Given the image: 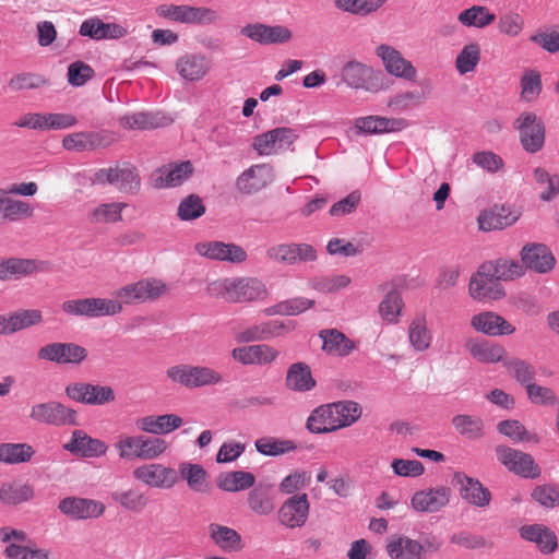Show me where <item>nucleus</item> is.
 I'll use <instances>...</instances> for the list:
<instances>
[{
  "instance_id": "obj_1",
  "label": "nucleus",
  "mask_w": 559,
  "mask_h": 559,
  "mask_svg": "<svg viewBox=\"0 0 559 559\" xmlns=\"http://www.w3.org/2000/svg\"><path fill=\"white\" fill-rule=\"evenodd\" d=\"M362 414L361 406L354 401H340L317 407L308 417L307 428L313 433H326L349 427Z\"/></svg>"
},
{
  "instance_id": "obj_2",
  "label": "nucleus",
  "mask_w": 559,
  "mask_h": 559,
  "mask_svg": "<svg viewBox=\"0 0 559 559\" xmlns=\"http://www.w3.org/2000/svg\"><path fill=\"white\" fill-rule=\"evenodd\" d=\"M167 379L186 389L217 385L223 382L221 372L212 367L190 364L173 365L166 370Z\"/></svg>"
},
{
  "instance_id": "obj_3",
  "label": "nucleus",
  "mask_w": 559,
  "mask_h": 559,
  "mask_svg": "<svg viewBox=\"0 0 559 559\" xmlns=\"http://www.w3.org/2000/svg\"><path fill=\"white\" fill-rule=\"evenodd\" d=\"M93 182L112 186L126 194H136L141 189V176L138 168L130 162H117L109 167L98 169L94 174Z\"/></svg>"
},
{
  "instance_id": "obj_4",
  "label": "nucleus",
  "mask_w": 559,
  "mask_h": 559,
  "mask_svg": "<svg viewBox=\"0 0 559 559\" xmlns=\"http://www.w3.org/2000/svg\"><path fill=\"white\" fill-rule=\"evenodd\" d=\"M158 17L188 25H210L218 21V13L209 7L163 3L156 7Z\"/></svg>"
},
{
  "instance_id": "obj_5",
  "label": "nucleus",
  "mask_w": 559,
  "mask_h": 559,
  "mask_svg": "<svg viewBox=\"0 0 559 559\" xmlns=\"http://www.w3.org/2000/svg\"><path fill=\"white\" fill-rule=\"evenodd\" d=\"M341 78L350 87L372 93L388 88L386 79L380 71L357 60H350L342 67Z\"/></svg>"
},
{
  "instance_id": "obj_6",
  "label": "nucleus",
  "mask_w": 559,
  "mask_h": 559,
  "mask_svg": "<svg viewBox=\"0 0 559 559\" xmlns=\"http://www.w3.org/2000/svg\"><path fill=\"white\" fill-rule=\"evenodd\" d=\"M61 309L69 316L88 318L116 316L123 310L117 298L96 297L67 300L61 305Z\"/></svg>"
},
{
  "instance_id": "obj_7",
  "label": "nucleus",
  "mask_w": 559,
  "mask_h": 559,
  "mask_svg": "<svg viewBox=\"0 0 559 559\" xmlns=\"http://www.w3.org/2000/svg\"><path fill=\"white\" fill-rule=\"evenodd\" d=\"M132 477L140 484L154 489L169 490L179 483L178 471L162 463H145L132 471Z\"/></svg>"
},
{
  "instance_id": "obj_8",
  "label": "nucleus",
  "mask_w": 559,
  "mask_h": 559,
  "mask_svg": "<svg viewBox=\"0 0 559 559\" xmlns=\"http://www.w3.org/2000/svg\"><path fill=\"white\" fill-rule=\"evenodd\" d=\"M440 549V544L427 540L425 544L405 535L392 536L386 544V552L391 559H426L428 551Z\"/></svg>"
},
{
  "instance_id": "obj_9",
  "label": "nucleus",
  "mask_w": 559,
  "mask_h": 559,
  "mask_svg": "<svg viewBox=\"0 0 559 559\" xmlns=\"http://www.w3.org/2000/svg\"><path fill=\"white\" fill-rule=\"evenodd\" d=\"M240 34L262 46L287 44L293 38V32L285 25H269L264 23H248L241 27Z\"/></svg>"
},
{
  "instance_id": "obj_10",
  "label": "nucleus",
  "mask_w": 559,
  "mask_h": 559,
  "mask_svg": "<svg viewBox=\"0 0 559 559\" xmlns=\"http://www.w3.org/2000/svg\"><path fill=\"white\" fill-rule=\"evenodd\" d=\"M310 514V502L307 493H296L285 500L277 511L281 525L286 528H301Z\"/></svg>"
},
{
  "instance_id": "obj_11",
  "label": "nucleus",
  "mask_w": 559,
  "mask_h": 559,
  "mask_svg": "<svg viewBox=\"0 0 559 559\" xmlns=\"http://www.w3.org/2000/svg\"><path fill=\"white\" fill-rule=\"evenodd\" d=\"M496 454L500 463L518 475L525 478H537L540 475V468L531 454L504 445L497 447Z\"/></svg>"
},
{
  "instance_id": "obj_12",
  "label": "nucleus",
  "mask_w": 559,
  "mask_h": 559,
  "mask_svg": "<svg viewBox=\"0 0 559 559\" xmlns=\"http://www.w3.org/2000/svg\"><path fill=\"white\" fill-rule=\"evenodd\" d=\"M29 416L35 421L53 426H73L78 424L76 412L56 401L34 405Z\"/></svg>"
},
{
  "instance_id": "obj_13",
  "label": "nucleus",
  "mask_w": 559,
  "mask_h": 559,
  "mask_svg": "<svg viewBox=\"0 0 559 559\" xmlns=\"http://www.w3.org/2000/svg\"><path fill=\"white\" fill-rule=\"evenodd\" d=\"M37 356L41 360L59 365H80L87 357V350L75 343H50L39 348Z\"/></svg>"
},
{
  "instance_id": "obj_14",
  "label": "nucleus",
  "mask_w": 559,
  "mask_h": 559,
  "mask_svg": "<svg viewBox=\"0 0 559 559\" xmlns=\"http://www.w3.org/2000/svg\"><path fill=\"white\" fill-rule=\"evenodd\" d=\"M76 121V117L71 114L31 112L21 117L14 124L20 128L45 131L70 128L74 126Z\"/></svg>"
},
{
  "instance_id": "obj_15",
  "label": "nucleus",
  "mask_w": 559,
  "mask_h": 559,
  "mask_svg": "<svg viewBox=\"0 0 559 559\" xmlns=\"http://www.w3.org/2000/svg\"><path fill=\"white\" fill-rule=\"evenodd\" d=\"M173 121L174 118L163 110H135L121 116L119 124L126 130L142 131L166 127Z\"/></svg>"
},
{
  "instance_id": "obj_16",
  "label": "nucleus",
  "mask_w": 559,
  "mask_h": 559,
  "mask_svg": "<svg viewBox=\"0 0 559 559\" xmlns=\"http://www.w3.org/2000/svg\"><path fill=\"white\" fill-rule=\"evenodd\" d=\"M376 55L381 59L389 74L408 81H413L416 78L417 71L415 67L394 47L386 44L379 45L376 48Z\"/></svg>"
},
{
  "instance_id": "obj_17",
  "label": "nucleus",
  "mask_w": 559,
  "mask_h": 559,
  "mask_svg": "<svg viewBox=\"0 0 559 559\" xmlns=\"http://www.w3.org/2000/svg\"><path fill=\"white\" fill-rule=\"evenodd\" d=\"M296 135L288 128H276L253 139V148L259 155H272L287 151Z\"/></svg>"
},
{
  "instance_id": "obj_18",
  "label": "nucleus",
  "mask_w": 559,
  "mask_h": 559,
  "mask_svg": "<svg viewBox=\"0 0 559 559\" xmlns=\"http://www.w3.org/2000/svg\"><path fill=\"white\" fill-rule=\"evenodd\" d=\"M521 143L526 152H538L545 142V127L532 112L522 114L516 120Z\"/></svg>"
},
{
  "instance_id": "obj_19",
  "label": "nucleus",
  "mask_w": 559,
  "mask_h": 559,
  "mask_svg": "<svg viewBox=\"0 0 559 559\" xmlns=\"http://www.w3.org/2000/svg\"><path fill=\"white\" fill-rule=\"evenodd\" d=\"M58 509L73 520H88L102 516L106 507L103 502L94 499L67 497L60 500Z\"/></svg>"
},
{
  "instance_id": "obj_20",
  "label": "nucleus",
  "mask_w": 559,
  "mask_h": 559,
  "mask_svg": "<svg viewBox=\"0 0 559 559\" xmlns=\"http://www.w3.org/2000/svg\"><path fill=\"white\" fill-rule=\"evenodd\" d=\"M212 64L207 56L202 52H187L180 56L175 63L178 75L187 82H199L211 71Z\"/></svg>"
},
{
  "instance_id": "obj_21",
  "label": "nucleus",
  "mask_w": 559,
  "mask_h": 559,
  "mask_svg": "<svg viewBox=\"0 0 559 559\" xmlns=\"http://www.w3.org/2000/svg\"><path fill=\"white\" fill-rule=\"evenodd\" d=\"M499 278L493 276L492 264L480 266L476 275L469 282V295L477 300L497 299L503 295V292L497 282Z\"/></svg>"
},
{
  "instance_id": "obj_22",
  "label": "nucleus",
  "mask_w": 559,
  "mask_h": 559,
  "mask_svg": "<svg viewBox=\"0 0 559 559\" xmlns=\"http://www.w3.org/2000/svg\"><path fill=\"white\" fill-rule=\"evenodd\" d=\"M195 251L212 260L241 263L247 259V252L236 243L223 241H204L195 245Z\"/></svg>"
},
{
  "instance_id": "obj_23",
  "label": "nucleus",
  "mask_w": 559,
  "mask_h": 559,
  "mask_svg": "<svg viewBox=\"0 0 559 559\" xmlns=\"http://www.w3.org/2000/svg\"><path fill=\"white\" fill-rule=\"evenodd\" d=\"M521 214L520 209L514 206L495 205L478 216V226L484 231L503 229L516 223Z\"/></svg>"
},
{
  "instance_id": "obj_24",
  "label": "nucleus",
  "mask_w": 559,
  "mask_h": 559,
  "mask_svg": "<svg viewBox=\"0 0 559 559\" xmlns=\"http://www.w3.org/2000/svg\"><path fill=\"white\" fill-rule=\"evenodd\" d=\"M521 261L525 269L536 273H548L556 265L552 252L544 243H527L521 250Z\"/></svg>"
},
{
  "instance_id": "obj_25",
  "label": "nucleus",
  "mask_w": 559,
  "mask_h": 559,
  "mask_svg": "<svg viewBox=\"0 0 559 559\" xmlns=\"http://www.w3.org/2000/svg\"><path fill=\"white\" fill-rule=\"evenodd\" d=\"M452 481L459 486L461 497L469 504L478 508H486L490 504L491 493L479 480L457 472Z\"/></svg>"
},
{
  "instance_id": "obj_26",
  "label": "nucleus",
  "mask_w": 559,
  "mask_h": 559,
  "mask_svg": "<svg viewBox=\"0 0 559 559\" xmlns=\"http://www.w3.org/2000/svg\"><path fill=\"white\" fill-rule=\"evenodd\" d=\"M292 328L281 321H266L247 326L236 333L235 341L240 344H248L257 341H266L284 335Z\"/></svg>"
},
{
  "instance_id": "obj_27",
  "label": "nucleus",
  "mask_w": 559,
  "mask_h": 559,
  "mask_svg": "<svg viewBox=\"0 0 559 559\" xmlns=\"http://www.w3.org/2000/svg\"><path fill=\"white\" fill-rule=\"evenodd\" d=\"M192 173L193 166L190 160L165 165L155 171L154 187L162 189L180 186Z\"/></svg>"
},
{
  "instance_id": "obj_28",
  "label": "nucleus",
  "mask_w": 559,
  "mask_h": 559,
  "mask_svg": "<svg viewBox=\"0 0 559 559\" xmlns=\"http://www.w3.org/2000/svg\"><path fill=\"white\" fill-rule=\"evenodd\" d=\"M450 489L437 487L415 492L412 498V507L419 512H438L450 501Z\"/></svg>"
},
{
  "instance_id": "obj_29",
  "label": "nucleus",
  "mask_w": 559,
  "mask_h": 559,
  "mask_svg": "<svg viewBox=\"0 0 559 559\" xmlns=\"http://www.w3.org/2000/svg\"><path fill=\"white\" fill-rule=\"evenodd\" d=\"M471 325L476 331L490 336L510 335L515 331V328L503 317L491 311L473 316Z\"/></svg>"
},
{
  "instance_id": "obj_30",
  "label": "nucleus",
  "mask_w": 559,
  "mask_h": 559,
  "mask_svg": "<svg viewBox=\"0 0 559 559\" xmlns=\"http://www.w3.org/2000/svg\"><path fill=\"white\" fill-rule=\"evenodd\" d=\"M273 180L269 165H254L237 178V187L243 193H254L265 188Z\"/></svg>"
},
{
  "instance_id": "obj_31",
  "label": "nucleus",
  "mask_w": 559,
  "mask_h": 559,
  "mask_svg": "<svg viewBox=\"0 0 559 559\" xmlns=\"http://www.w3.org/2000/svg\"><path fill=\"white\" fill-rule=\"evenodd\" d=\"M135 425L142 432L167 435L182 425V418L176 414L147 415L136 419Z\"/></svg>"
},
{
  "instance_id": "obj_32",
  "label": "nucleus",
  "mask_w": 559,
  "mask_h": 559,
  "mask_svg": "<svg viewBox=\"0 0 559 559\" xmlns=\"http://www.w3.org/2000/svg\"><path fill=\"white\" fill-rule=\"evenodd\" d=\"M207 531L212 543L225 552H236L243 548L241 535L229 526L211 523Z\"/></svg>"
},
{
  "instance_id": "obj_33",
  "label": "nucleus",
  "mask_w": 559,
  "mask_h": 559,
  "mask_svg": "<svg viewBox=\"0 0 559 559\" xmlns=\"http://www.w3.org/2000/svg\"><path fill=\"white\" fill-rule=\"evenodd\" d=\"M407 335L415 352L423 353L430 348L433 333L425 314H416L412 318L407 328Z\"/></svg>"
},
{
  "instance_id": "obj_34",
  "label": "nucleus",
  "mask_w": 559,
  "mask_h": 559,
  "mask_svg": "<svg viewBox=\"0 0 559 559\" xmlns=\"http://www.w3.org/2000/svg\"><path fill=\"white\" fill-rule=\"evenodd\" d=\"M520 535L535 543L543 554H552L558 547L556 534L542 524L524 525L520 530Z\"/></svg>"
},
{
  "instance_id": "obj_35",
  "label": "nucleus",
  "mask_w": 559,
  "mask_h": 559,
  "mask_svg": "<svg viewBox=\"0 0 559 559\" xmlns=\"http://www.w3.org/2000/svg\"><path fill=\"white\" fill-rule=\"evenodd\" d=\"M355 126L361 132L379 134L401 131L407 123L404 119L368 116L356 119Z\"/></svg>"
},
{
  "instance_id": "obj_36",
  "label": "nucleus",
  "mask_w": 559,
  "mask_h": 559,
  "mask_svg": "<svg viewBox=\"0 0 559 559\" xmlns=\"http://www.w3.org/2000/svg\"><path fill=\"white\" fill-rule=\"evenodd\" d=\"M465 348L475 360L483 364L502 361L506 356V349L501 345L484 340H468Z\"/></svg>"
},
{
  "instance_id": "obj_37",
  "label": "nucleus",
  "mask_w": 559,
  "mask_h": 559,
  "mask_svg": "<svg viewBox=\"0 0 559 559\" xmlns=\"http://www.w3.org/2000/svg\"><path fill=\"white\" fill-rule=\"evenodd\" d=\"M64 448L72 453L86 457L100 456L107 452V445L104 441L93 439L81 430L73 432L71 440Z\"/></svg>"
},
{
  "instance_id": "obj_38",
  "label": "nucleus",
  "mask_w": 559,
  "mask_h": 559,
  "mask_svg": "<svg viewBox=\"0 0 559 559\" xmlns=\"http://www.w3.org/2000/svg\"><path fill=\"white\" fill-rule=\"evenodd\" d=\"M317 384L310 367L306 362L292 364L286 373L285 385L295 392L311 391Z\"/></svg>"
},
{
  "instance_id": "obj_39",
  "label": "nucleus",
  "mask_w": 559,
  "mask_h": 559,
  "mask_svg": "<svg viewBox=\"0 0 559 559\" xmlns=\"http://www.w3.org/2000/svg\"><path fill=\"white\" fill-rule=\"evenodd\" d=\"M106 145L104 135L97 132H75L66 135L62 140V146L72 152L91 151Z\"/></svg>"
},
{
  "instance_id": "obj_40",
  "label": "nucleus",
  "mask_w": 559,
  "mask_h": 559,
  "mask_svg": "<svg viewBox=\"0 0 559 559\" xmlns=\"http://www.w3.org/2000/svg\"><path fill=\"white\" fill-rule=\"evenodd\" d=\"M323 340L322 349L333 356H347L355 348V344L344 333L331 329L320 332Z\"/></svg>"
},
{
  "instance_id": "obj_41",
  "label": "nucleus",
  "mask_w": 559,
  "mask_h": 559,
  "mask_svg": "<svg viewBox=\"0 0 559 559\" xmlns=\"http://www.w3.org/2000/svg\"><path fill=\"white\" fill-rule=\"evenodd\" d=\"M4 263L7 281L19 280L47 269L44 261L35 259L9 258L4 259Z\"/></svg>"
},
{
  "instance_id": "obj_42",
  "label": "nucleus",
  "mask_w": 559,
  "mask_h": 559,
  "mask_svg": "<svg viewBox=\"0 0 559 559\" xmlns=\"http://www.w3.org/2000/svg\"><path fill=\"white\" fill-rule=\"evenodd\" d=\"M128 207L126 202L102 203L88 213L91 224H115L122 221V212Z\"/></svg>"
},
{
  "instance_id": "obj_43",
  "label": "nucleus",
  "mask_w": 559,
  "mask_h": 559,
  "mask_svg": "<svg viewBox=\"0 0 559 559\" xmlns=\"http://www.w3.org/2000/svg\"><path fill=\"white\" fill-rule=\"evenodd\" d=\"M111 499L122 509L131 512H141L148 503L147 497L138 488L115 491Z\"/></svg>"
},
{
  "instance_id": "obj_44",
  "label": "nucleus",
  "mask_w": 559,
  "mask_h": 559,
  "mask_svg": "<svg viewBox=\"0 0 559 559\" xmlns=\"http://www.w3.org/2000/svg\"><path fill=\"white\" fill-rule=\"evenodd\" d=\"M142 435H120L114 447L118 456L122 461L140 460L142 461Z\"/></svg>"
},
{
  "instance_id": "obj_45",
  "label": "nucleus",
  "mask_w": 559,
  "mask_h": 559,
  "mask_svg": "<svg viewBox=\"0 0 559 559\" xmlns=\"http://www.w3.org/2000/svg\"><path fill=\"white\" fill-rule=\"evenodd\" d=\"M254 476L249 472L236 471L222 474L217 479V486L222 490L235 492L248 489L254 484Z\"/></svg>"
},
{
  "instance_id": "obj_46",
  "label": "nucleus",
  "mask_w": 559,
  "mask_h": 559,
  "mask_svg": "<svg viewBox=\"0 0 559 559\" xmlns=\"http://www.w3.org/2000/svg\"><path fill=\"white\" fill-rule=\"evenodd\" d=\"M388 0H334V5L346 13L367 16L381 9Z\"/></svg>"
},
{
  "instance_id": "obj_47",
  "label": "nucleus",
  "mask_w": 559,
  "mask_h": 559,
  "mask_svg": "<svg viewBox=\"0 0 559 559\" xmlns=\"http://www.w3.org/2000/svg\"><path fill=\"white\" fill-rule=\"evenodd\" d=\"M457 20L464 26L484 28L495 22L496 15L486 7L473 5L462 11Z\"/></svg>"
},
{
  "instance_id": "obj_48",
  "label": "nucleus",
  "mask_w": 559,
  "mask_h": 559,
  "mask_svg": "<svg viewBox=\"0 0 559 559\" xmlns=\"http://www.w3.org/2000/svg\"><path fill=\"white\" fill-rule=\"evenodd\" d=\"M32 486L21 483H5L0 487V501L5 504H19L33 498Z\"/></svg>"
},
{
  "instance_id": "obj_49",
  "label": "nucleus",
  "mask_w": 559,
  "mask_h": 559,
  "mask_svg": "<svg viewBox=\"0 0 559 559\" xmlns=\"http://www.w3.org/2000/svg\"><path fill=\"white\" fill-rule=\"evenodd\" d=\"M238 302H249L262 300L266 297L267 290L265 285L253 277L238 278Z\"/></svg>"
},
{
  "instance_id": "obj_50",
  "label": "nucleus",
  "mask_w": 559,
  "mask_h": 559,
  "mask_svg": "<svg viewBox=\"0 0 559 559\" xmlns=\"http://www.w3.org/2000/svg\"><path fill=\"white\" fill-rule=\"evenodd\" d=\"M255 448L263 455L278 456L295 451L297 445L289 439L263 437L255 441Z\"/></svg>"
},
{
  "instance_id": "obj_51",
  "label": "nucleus",
  "mask_w": 559,
  "mask_h": 559,
  "mask_svg": "<svg viewBox=\"0 0 559 559\" xmlns=\"http://www.w3.org/2000/svg\"><path fill=\"white\" fill-rule=\"evenodd\" d=\"M34 454L33 448L27 443L0 444V462L19 464L28 462Z\"/></svg>"
},
{
  "instance_id": "obj_52",
  "label": "nucleus",
  "mask_w": 559,
  "mask_h": 559,
  "mask_svg": "<svg viewBox=\"0 0 559 559\" xmlns=\"http://www.w3.org/2000/svg\"><path fill=\"white\" fill-rule=\"evenodd\" d=\"M455 430L466 438L478 439L484 435V421L480 417L460 414L452 418Z\"/></svg>"
},
{
  "instance_id": "obj_53",
  "label": "nucleus",
  "mask_w": 559,
  "mask_h": 559,
  "mask_svg": "<svg viewBox=\"0 0 559 559\" xmlns=\"http://www.w3.org/2000/svg\"><path fill=\"white\" fill-rule=\"evenodd\" d=\"M533 176L538 188L543 189L539 193L540 200L548 202L558 195L559 175L550 176L546 169L538 167Z\"/></svg>"
},
{
  "instance_id": "obj_54",
  "label": "nucleus",
  "mask_w": 559,
  "mask_h": 559,
  "mask_svg": "<svg viewBox=\"0 0 559 559\" xmlns=\"http://www.w3.org/2000/svg\"><path fill=\"white\" fill-rule=\"evenodd\" d=\"M178 474L179 478L181 477L185 479L192 490H203L207 473L200 464H192L188 462L180 463Z\"/></svg>"
},
{
  "instance_id": "obj_55",
  "label": "nucleus",
  "mask_w": 559,
  "mask_h": 559,
  "mask_svg": "<svg viewBox=\"0 0 559 559\" xmlns=\"http://www.w3.org/2000/svg\"><path fill=\"white\" fill-rule=\"evenodd\" d=\"M403 309V300L397 290L389 292L379 304L381 318L390 324L397 323Z\"/></svg>"
},
{
  "instance_id": "obj_56",
  "label": "nucleus",
  "mask_w": 559,
  "mask_h": 559,
  "mask_svg": "<svg viewBox=\"0 0 559 559\" xmlns=\"http://www.w3.org/2000/svg\"><path fill=\"white\" fill-rule=\"evenodd\" d=\"M314 301L304 297H297L288 300L281 301L265 310L269 316H297L313 306Z\"/></svg>"
},
{
  "instance_id": "obj_57",
  "label": "nucleus",
  "mask_w": 559,
  "mask_h": 559,
  "mask_svg": "<svg viewBox=\"0 0 559 559\" xmlns=\"http://www.w3.org/2000/svg\"><path fill=\"white\" fill-rule=\"evenodd\" d=\"M3 209V221L14 222L32 217L34 207L26 201L11 199L5 194Z\"/></svg>"
},
{
  "instance_id": "obj_58",
  "label": "nucleus",
  "mask_w": 559,
  "mask_h": 559,
  "mask_svg": "<svg viewBox=\"0 0 559 559\" xmlns=\"http://www.w3.org/2000/svg\"><path fill=\"white\" fill-rule=\"evenodd\" d=\"M250 509L259 515H269L274 511V502L267 489L258 487L249 492Z\"/></svg>"
},
{
  "instance_id": "obj_59",
  "label": "nucleus",
  "mask_w": 559,
  "mask_h": 559,
  "mask_svg": "<svg viewBox=\"0 0 559 559\" xmlns=\"http://www.w3.org/2000/svg\"><path fill=\"white\" fill-rule=\"evenodd\" d=\"M507 370L513 374L521 384L532 383L535 378V368L532 364L520 358H510L503 362Z\"/></svg>"
},
{
  "instance_id": "obj_60",
  "label": "nucleus",
  "mask_w": 559,
  "mask_h": 559,
  "mask_svg": "<svg viewBox=\"0 0 559 559\" xmlns=\"http://www.w3.org/2000/svg\"><path fill=\"white\" fill-rule=\"evenodd\" d=\"M41 321V312L37 309L20 310L9 314V323L12 333L38 324Z\"/></svg>"
},
{
  "instance_id": "obj_61",
  "label": "nucleus",
  "mask_w": 559,
  "mask_h": 559,
  "mask_svg": "<svg viewBox=\"0 0 559 559\" xmlns=\"http://www.w3.org/2000/svg\"><path fill=\"white\" fill-rule=\"evenodd\" d=\"M525 26L523 16L518 12H508L502 14L498 21V31L508 37H518Z\"/></svg>"
},
{
  "instance_id": "obj_62",
  "label": "nucleus",
  "mask_w": 559,
  "mask_h": 559,
  "mask_svg": "<svg viewBox=\"0 0 559 559\" xmlns=\"http://www.w3.org/2000/svg\"><path fill=\"white\" fill-rule=\"evenodd\" d=\"M480 59L479 46L475 43L466 45L456 57V69L461 74L475 69Z\"/></svg>"
},
{
  "instance_id": "obj_63",
  "label": "nucleus",
  "mask_w": 559,
  "mask_h": 559,
  "mask_svg": "<svg viewBox=\"0 0 559 559\" xmlns=\"http://www.w3.org/2000/svg\"><path fill=\"white\" fill-rule=\"evenodd\" d=\"M142 304L154 301L168 293L167 284L155 277L140 280Z\"/></svg>"
},
{
  "instance_id": "obj_64",
  "label": "nucleus",
  "mask_w": 559,
  "mask_h": 559,
  "mask_svg": "<svg viewBox=\"0 0 559 559\" xmlns=\"http://www.w3.org/2000/svg\"><path fill=\"white\" fill-rule=\"evenodd\" d=\"M532 498L545 508L559 506V486L552 484L540 485L532 491Z\"/></svg>"
}]
</instances>
